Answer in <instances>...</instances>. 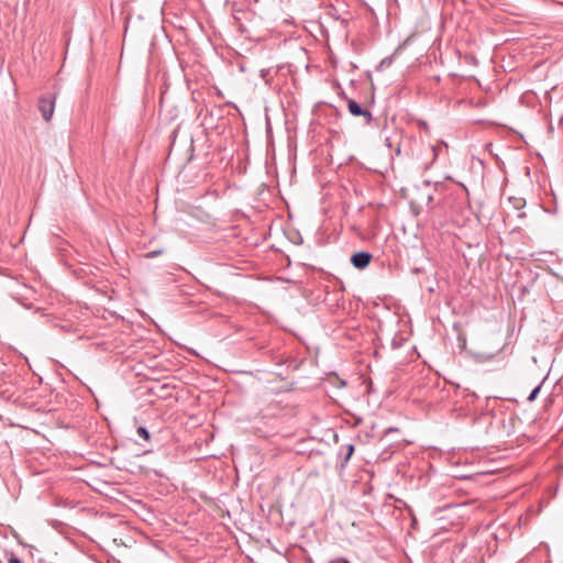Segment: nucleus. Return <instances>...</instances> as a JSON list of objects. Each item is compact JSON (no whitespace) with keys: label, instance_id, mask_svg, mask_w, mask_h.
<instances>
[{"label":"nucleus","instance_id":"obj_9","mask_svg":"<svg viewBox=\"0 0 563 563\" xmlns=\"http://www.w3.org/2000/svg\"><path fill=\"white\" fill-rule=\"evenodd\" d=\"M162 254V251H153L147 254V257H154Z\"/></svg>","mask_w":563,"mask_h":563},{"label":"nucleus","instance_id":"obj_11","mask_svg":"<svg viewBox=\"0 0 563 563\" xmlns=\"http://www.w3.org/2000/svg\"><path fill=\"white\" fill-rule=\"evenodd\" d=\"M525 217H526V213H525V212H519V213H518V218H520V219H521V218H525Z\"/></svg>","mask_w":563,"mask_h":563},{"label":"nucleus","instance_id":"obj_2","mask_svg":"<svg viewBox=\"0 0 563 563\" xmlns=\"http://www.w3.org/2000/svg\"><path fill=\"white\" fill-rule=\"evenodd\" d=\"M372 257V254L368 252H357L351 256V263L355 268L364 269L369 265Z\"/></svg>","mask_w":563,"mask_h":563},{"label":"nucleus","instance_id":"obj_5","mask_svg":"<svg viewBox=\"0 0 563 563\" xmlns=\"http://www.w3.org/2000/svg\"><path fill=\"white\" fill-rule=\"evenodd\" d=\"M136 433L140 438L144 439L145 441H148L151 439V433L145 427H139L136 429Z\"/></svg>","mask_w":563,"mask_h":563},{"label":"nucleus","instance_id":"obj_6","mask_svg":"<svg viewBox=\"0 0 563 563\" xmlns=\"http://www.w3.org/2000/svg\"><path fill=\"white\" fill-rule=\"evenodd\" d=\"M540 389H541V385H539L536 388H533L532 391L530 393V395L528 396V400L529 401H533L537 398Z\"/></svg>","mask_w":563,"mask_h":563},{"label":"nucleus","instance_id":"obj_4","mask_svg":"<svg viewBox=\"0 0 563 563\" xmlns=\"http://www.w3.org/2000/svg\"><path fill=\"white\" fill-rule=\"evenodd\" d=\"M509 203L512 206L514 209L520 211L521 209L525 208L526 200L522 199V198L510 197L509 198Z\"/></svg>","mask_w":563,"mask_h":563},{"label":"nucleus","instance_id":"obj_10","mask_svg":"<svg viewBox=\"0 0 563 563\" xmlns=\"http://www.w3.org/2000/svg\"><path fill=\"white\" fill-rule=\"evenodd\" d=\"M391 62L388 58L382 60V65H389Z\"/></svg>","mask_w":563,"mask_h":563},{"label":"nucleus","instance_id":"obj_1","mask_svg":"<svg viewBox=\"0 0 563 563\" xmlns=\"http://www.w3.org/2000/svg\"><path fill=\"white\" fill-rule=\"evenodd\" d=\"M55 102L56 93L43 95L38 99V110L46 122H49L53 117Z\"/></svg>","mask_w":563,"mask_h":563},{"label":"nucleus","instance_id":"obj_3","mask_svg":"<svg viewBox=\"0 0 563 563\" xmlns=\"http://www.w3.org/2000/svg\"><path fill=\"white\" fill-rule=\"evenodd\" d=\"M347 108L351 114L355 117H364L367 123L372 122V113L368 110H364L355 100L347 99Z\"/></svg>","mask_w":563,"mask_h":563},{"label":"nucleus","instance_id":"obj_7","mask_svg":"<svg viewBox=\"0 0 563 563\" xmlns=\"http://www.w3.org/2000/svg\"><path fill=\"white\" fill-rule=\"evenodd\" d=\"M8 563H23L21 559L15 555H11L8 560Z\"/></svg>","mask_w":563,"mask_h":563},{"label":"nucleus","instance_id":"obj_8","mask_svg":"<svg viewBox=\"0 0 563 563\" xmlns=\"http://www.w3.org/2000/svg\"><path fill=\"white\" fill-rule=\"evenodd\" d=\"M353 451H354V446L352 444L347 445V453L345 456V461H347L351 457V455L353 454Z\"/></svg>","mask_w":563,"mask_h":563}]
</instances>
